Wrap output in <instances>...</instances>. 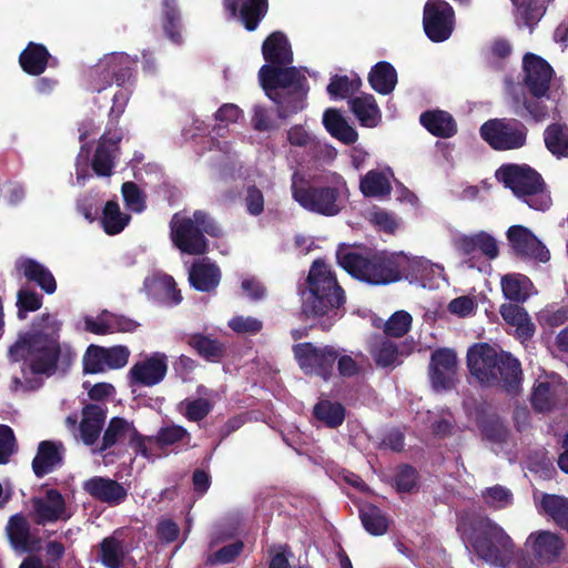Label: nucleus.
<instances>
[{
	"label": "nucleus",
	"instance_id": "obj_35",
	"mask_svg": "<svg viewBox=\"0 0 568 568\" xmlns=\"http://www.w3.org/2000/svg\"><path fill=\"white\" fill-rule=\"evenodd\" d=\"M24 277L36 283L47 294H53L57 290V282L51 271L33 258H24L19 265Z\"/></svg>",
	"mask_w": 568,
	"mask_h": 568
},
{
	"label": "nucleus",
	"instance_id": "obj_56",
	"mask_svg": "<svg viewBox=\"0 0 568 568\" xmlns=\"http://www.w3.org/2000/svg\"><path fill=\"white\" fill-rule=\"evenodd\" d=\"M227 326L239 335H255L263 329V321L253 316L235 315Z\"/></svg>",
	"mask_w": 568,
	"mask_h": 568
},
{
	"label": "nucleus",
	"instance_id": "obj_31",
	"mask_svg": "<svg viewBox=\"0 0 568 568\" xmlns=\"http://www.w3.org/2000/svg\"><path fill=\"white\" fill-rule=\"evenodd\" d=\"M457 375L456 357H432L429 378L435 390H446L454 386Z\"/></svg>",
	"mask_w": 568,
	"mask_h": 568
},
{
	"label": "nucleus",
	"instance_id": "obj_63",
	"mask_svg": "<svg viewBox=\"0 0 568 568\" xmlns=\"http://www.w3.org/2000/svg\"><path fill=\"white\" fill-rule=\"evenodd\" d=\"M476 308L477 304L475 300L468 295L458 296L452 300L447 305V310L450 314L462 318L473 315Z\"/></svg>",
	"mask_w": 568,
	"mask_h": 568
},
{
	"label": "nucleus",
	"instance_id": "obj_15",
	"mask_svg": "<svg viewBox=\"0 0 568 568\" xmlns=\"http://www.w3.org/2000/svg\"><path fill=\"white\" fill-rule=\"evenodd\" d=\"M31 505V516L39 525L68 520L71 517L65 499L55 489H49L43 495L33 497Z\"/></svg>",
	"mask_w": 568,
	"mask_h": 568
},
{
	"label": "nucleus",
	"instance_id": "obj_50",
	"mask_svg": "<svg viewBox=\"0 0 568 568\" xmlns=\"http://www.w3.org/2000/svg\"><path fill=\"white\" fill-rule=\"evenodd\" d=\"M128 364V357H83V371L87 374L105 373L120 369Z\"/></svg>",
	"mask_w": 568,
	"mask_h": 568
},
{
	"label": "nucleus",
	"instance_id": "obj_1",
	"mask_svg": "<svg viewBox=\"0 0 568 568\" xmlns=\"http://www.w3.org/2000/svg\"><path fill=\"white\" fill-rule=\"evenodd\" d=\"M262 54L267 62L258 70V81L266 97L276 105L280 119H287L307 105L308 82L295 67L287 37L282 31L272 32L262 44Z\"/></svg>",
	"mask_w": 568,
	"mask_h": 568
},
{
	"label": "nucleus",
	"instance_id": "obj_13",
	"mask_svg": "<svg viewBox=\"0 0 568 568\" xmlns=\"http://www.w3.org/2000/svg\"><path fill=\"white\" fill-rule=\"evenodd\" d=\"M170 237L173 245L189 255H203L209 250V242L191 216L175 213L170 222Z\"/></svg>",
	"mask_w": 568,
	"mask_h": 568
},
{
	"label": "nucleus",
	"instance_id": "obj_6",
	"mask_svg": "<svg viewBox=\"0 0 568 568\" xmlns=\"http://www.w3.org/2000/svg\"><path fill=\"white\" fill-rule=\"evenodd\" d=\"M60 326L50 314H42L29 332L19 335L8 355H75L69 345L59 344Z\"/></svg>",
	"mask_w": 568,
	"mask_h": 568
},
{
	"label": "nucleus",
	"instance_id": "obj_23",
	"mask_svg": "<svg viewBox=\"0 0 568 568\" xmlns=\"http://www.w3.org/2000/svg\"><path fill=\"white\" fill-rule=\"evenodd\" d=\"M144 288L153 301L163 305L173 306L182 301L181 291L176 288L174 278L168 274H156L152 277H146Z\"/></svg>",
	"mask_w": 568,
	"mask_h": 568
},
{
	"label": "nucleus",
	"instance_id": "obj_7",
	"mask_svg": "<svg viewBox=\"0 0 568 568\" xmlns=\"http://www.w3.org/2000/svg\"><path fill=\"white\" fill-rule=\"evenodd\" d=\"M470 375L483 385H501L510 395L521 388L523 371L517 357H467Z\"/></svg>",
	"mask_w": 568,
	"mask_h": 568
},
{
	"label": "nucleus",
	"instance_id": "obj_52",
	"mask_svg": "<svg viewBox=\"0 0 568 568\" xmlns=\"http://www.w3.org/2000/svg\"><path fill=\"white\" fill-rule=\"evenodd\" d=\"M187 344L199 355H221L225 352V346L216 338H211L204 334L196 333L190 336Z\"/></svg>",
	"mask_w": 568,
	"mask_h": 568
},
{
	"label": "nucleus",
	"instance_id": "obj_11",
	"mask_svg": "<svg viewBox=\"0 0 568 568\" xmlns=\"http://www.w3.org/2000/svg\"><path fill=\"white\" fill-rule=\"evenodd\" d=\"M480 135L495 150H514L525 145L527 128L516 119H491L480 126Z\"/></svg>",
	"mask_w": 568,
	"mask_h": 568
},
{
	"label": "nucleus",
	"instance_id": "obj_40",
	"mask_svg": "<svg viewBox=\"0 0 568 568\" xmlns=\"http://www.w3.org/2000/svg\"><path fill=\"white\" fill-rule=\"evenodd\" d=\"M359 190L365 197H384L390 194L392 185L384 172L369 170L361 178Z\"/></svg>",
	"mask_w": 568,
	"mask_h": 568
},
{
	"label": "nucleus",
	"instance_id": "obj_61",
	"mask_svg": "<svg viewBox=\"0 0 568 568\" xmlns=\"http://www.w3.org/2000/svg\"><path fill=\"white\" fill-rule=\"evenodd\" d=\"M484 436L491 443L503 444L506 443L509 433L501 420L498 418H489L481 425Z\"/></svg>",
	"mask_w": 568,
	"mask_h": 568
},
{
	"label": "nucleus",
	"instance_id": "obj_44",
	"mask_svg": "<svg viewBox=\"0 0 568 568\" xmlns=\"http://www.w3.org/2000/svg\"><path fill=\"white\" fill-rule=\"evenodd\" d=\"M501 291L504 296L513 302H525L528 294L530 280L523 274H507L501 278Z\"/></svg>",
	"mask_w": 568,
	"mask_h": 568
},
{
	"label": "nucleus",
	"instance_id": "obj_46",
	"mask_svg": "<svg viewBox=\"0 0 568 568\" xmlns=\"http://www.w3.org/2000/svg\"><path fill=\"white\" fill-rule=\"evenodd\" d=\"M413 326V316L404 310L394 312L383 324V333L394 338L404 337Z\"/></svg>",
	"mask_w": 568,
	"mask_h": 568
},
{
	"label": "nucleus",
	"instance_id": "obj_45",
	"mask_svg": "<svg viewBox=\"0 0 568 568\" xmlns=\"http://www.w3.org/2000/svg\"><path fill=\"white\" fill-rule=\"evenodd\" d=\"M544 511L557 525L568 530V499L558 495H545L541 500Z\"/></svg>",
	"mask_w": 568,
	"mask_h": 568
},
{
	"label": "nucleus",
	"instance_id": "obj_47",
	"mask_svg": "<svg viewBox=\"0 0 568 568\" xmlns=\"http://www.w3.org/2000/svg\"><path fill=\"white\" fill-rule=\"evenodd\" d=\"M361 519L365 529L372 535H383L387 530V518L374 505H365L361 508Z\"/></svg>",
	"mask_w": 568,
	"mask_h": 568
},
{
	"label": "nucleus",
	"instance_id": "obj_3",
	"mask_svg": "<svg viewBox=\"0 0 568 568\" xmlns=\"http://www.w3.org/2000/svg\"><path fill=\"white\" fill-rule=\"evenodd\" d=\"M336 258L351 276L369 285L383 286L399 282V270L403 265L399 252L363 254L341 247L336 252Z\"/></svg>",
	"mask_w": 568,
	"mask_h": 568
},
{
	"label": "nucleus",
	"instance_id": "obj_34",
	"mask_svg": "<svg viewBox=\"0 0 568 568\" xmlns=\"http://www.w3.org/2000/svg\"><path fill=\"white\" fill-rule=\"evenodd\" d=\"M323 124L326 131L346 145L354 144L358 134L352 128L337 109L329 108L323 114Z\"/></svg>",
	"mask_w": 568,
	"mask_h": 568
},
{
	"label": "nucleus",
	"instance_id": "obj_21",
	"mask_svg": "<svg viewBox=\"0 0 568 568\" xmlns=\"http://www.w3.org/2000/svg\"><path fill=\"white\" fill-rule=\"evenodd\" d=\"M566 395V386L559 375L551 373L535 385L531 403L539 412L550 410Z\"/></svg>",
	"mask_w": 568,
	"mask_h": 568
},
{
	"label": "nucleus",
	"instance_id": "obj_57",
	"mask_svg": "<svg viewBox=\"0 0 568 568\" xmlns=\"http://www.w3.org/2000/svg\"><path fill=\"white\" fill-rule=\"evenodd\" d=\"M184 416L192 422L202 420L212 409V405L207 399H185L180 404Z\"/></svg>",
	"mask_w": 568,
	"mask_h": 568
},
{
	"label": "nucleus",
	"instance_id": "obj_32",
	"mask_svg": "<svg viewBox=\"0 0 568 568\" xmlns=\"http://www.w3.org/2000/svg\"><path fill=\"white\" fill-rule=\"evenodd\" d=\"M166 374V364L162 357H146L138 362L131 369L130 376L136 384L153 386L159 384Z\"/></svg>",
	"mask_w": 568,
	"mask_h": 568
},
{
	"label": "nucleus",
	"instance_id": "obj_60",
	"mask_svg": "<svg viewBox=\"0 0 568 568\" xmlns=\"http://www.w3.org/2000/svg\"><path fill=\"white\" fill-rule=\"evenodd\" d=\"M194 224L199 226L202 234L219 239L223 235V231L217 222L205 211L196 210L191 217Z\"/></svg>",
	"mask_w": 568,
	"mask_h": 568
},
{
	"label": "nucleus",
	"instance_id": "obj_18",
	"mask_svg": "<svg viewBox=\"0 0 568 568\" xmlns=\"http://www.w3.org/2000/svg\"><path fill=\"white\" fill-rule=\"evenodd\" d=\"M508 242L515 254L521 258L546 263L550 253L537 236L526 226L513 225L507 230Z\"/></svg>",
	"mask_w": 568,
	"mask_h": 568
},
{
	"label": "nucleus",
	"instance_id": "obj_51",
	"mask_svg": "<svg viewBox=\"0 0 568 568\" xmlns=\"http://www.w3.org/2000/svg\"><path fill=\"white\" fill-rule=\"evenodd\" d=\"M300 367L310 375L327 379L334 368L335 357H297Z\"/></svg>",
	"mask_w": 568,
	"mask_h": 568
},
{
	"label": "nucleus",
	"instance_id": "obj_19",
	"mask_svg": "<svg viewBox=\"0 0 568 568\" xmlns=\"http://www.w3.org/2000/svg\"><path fill=\"white\" fill-rule=\"evenodd\" d=\"M224 11L232 19H237L248 32L255 31L266 17L268 0H222Z\"/></svg>",
	"mask_w": 568,
	"mask_h": 568
},
{
	"label": "nucleus",
	"instance_id": "obj_59",
	"mask_svg": "<svg viewBox=\"0 0 568 568\" xmlns=\"http://www.w3.org/2000/svg\"><path fill=\"white\" fill-rule=\"evenodd\" d=\"M243 550V542L229 544L216 551L209 554L206 561L211 565H224L232 562Z\"/></svg>",
	"mask_w": 568,
	"mask_h": 568
},
{
	"label": "nucleus",
	"instance_id": "obj_49",
	"mask_svg": "<svg viewBox=\"0 0 568 568\" xmlns=\"http://www.w3.org/2000/svg\"><path fill=\"white\" fill-rule=\"evenodd\" d=\"M314 415L329 427L342 425L345 418V409L338 403L322 400L314 407Z\"/></svg>",
	"mask_w": 568,
	"mask_h": 568
},
{
	"label": "nucleus",
	"instance_id": "obj_22",
	"mask_svg": "<svg viewBox=\"0 0 568 568\" xmlns=\"http://www.w3.org/2000/svg\"><path fill=\"white\" fill-rule=\"evenodd\" d=\"M455 250L463 256L474 257L478 252L487 260H495L499 255V247L496 239L485 232L479 231L471 235H462L454 241Z\"/></svg>",
	"mask_w": 568,
	"mask_h": 568
},
{
	"label": "nucleus",
	"instance_id": "obj_38",
	"mask_svg": "<svg viewBox=\"0 0 568 568\" xmlns=\"http://www.w3.org/2000/svg\"><path fill=\"white\" fill-rule=\"evenodd\" d=\"M128 554V547L116 534L104 538L100 544L99 558L106 568H121Z\"/></svg>",
	"mask_w": 568,
	"mask_h": 568
},
{
	"label": "nucleus",
	"instance_id": "obj_17",
	"mask_svg": "<svg viewBox=\"0 0 568 568\" xmlns=\"http://www.w3.org/2000/svg\"><path fill=\"white\" fill-rule=\"evenodd\" d=\"M525 547L539 565H550L562 555L565 541L556 532L537 530L527 537Z\"/></svg>",
	"mask_w": 568,
	"mask_h": 568
},
{
	"label": "nucleus",
	"instance_id": "obj_12",
	"mask_svg": "<svg viewBox=\"0 0 568 568\" xmlns=\"http://www.w3.org/2000/svg\"><path fill=\"white\" fill-rule=\"evenodd\" d=\"M455 24V11L446 0H427L423 10V28L432 42L439 43L448 40Z\"/></svg>",
	"mask_w": 568,
	"mask_h": 568
},
{
	"label": "nucleus",
	"instance_id": "obj_25",
	"mask_svg": "<svg viewBox=\"0 0 568 568\" xmlns=\"http://www.w3.org/2000/svg\"><path fill=\"white\" fill-rule=\"evenodd\" d=\"M221 276L220 267L210 262L209 258H204L192 264L189 272V282L194 290L211 293L219 286Z\"/></svg>",
	"mask_w": 568,
	"mask_h": 568
},
{
	"label": "nucleus",
	"instance_id": "obj_20",
	"mask_svg": "<svg viewBox=\"0 0 568 568\" xmlns=\"http://www.w3.org/2000/svg\"><path fill=\"white\" fill-rule=\"evenodd\" d=\"M129 442L134 444L138 450L144 456L149 458L146 447L144 442L140 439L136 429L129 423L128 420L115 417L112 418L104 435L101 440V445H97L92 452L93 453H102L105 449L110 448L116 443Z\"/></svg>",
	"mask_w": 568,
	"mask_h": 568
},
{
	"label": "nucleus",
	"instance_id": "obj_37",
	"mask_svg": "<svg viewBox=\"0 0 568 568\" xmlns=\"http://www.w3.org/2000/svg\"><path fill=\"white\" fill-rule=\"evenodd\" d=\"M351 111L361 125L375 128L381 120V111L374 95L365 93L348 101Z\"/></svg>",
	"mask_w": 568,
	"mask_h": 568
},
{
	"label": "nucleus",
	"instance_id": "obj_55",
	"mask_svg": "<svg viewBox=\"0 0 568 568\" xmlns=\"http://www.w3.org/2000/svg\"><path fill=\"white\" fill-rule=\"evenodd\" d=\"M481 497L486 505L494 509H503L511 505L513 494L511 491L500 485L486 488L481 493Z\"/></svg>",
	"mask_w": 568,
	"mask_h": 568
},
{
	"label": "nucleus",
	"instance_id": "obj_30",
	"mask_svg": "<svg viewBox=\"0 0 568 568\" xmlns=\"http://www.w3.org/2000/svg\"><path fill=\"white\" fill-rule=\"evenodd\" d=\"M399 258L403 260V265L399 270V281L405 278L409 281V283L426 287L433 280V265L428 260L423 257H409L403 252H399Z\"/></svg>",
	"mask_w": 568,
	"mask_h": 568
},
{
	"label": "nucleus",
	"instance_id": "obj_28",
	"mask_svg": "<svg viewBox=\"0 0 568 568\" xmlns=\"http://www.w3.org/2000/svg\"><path fill=\"white\" fill-rule=\"evenodd\" d=\"M50 59L44 44L30 41L19 55V64L27 74L39 77L48 68Z\"/></svg>",
	"mask_w": 568,
	"mask_h": 568
},
{
	"label": "nucleus",
	"instance_id": "obj_16",
	"mask_svg": "<svg viewBox=\"0 0 568 568\" xmlns=\"http://www.w3.org/2000/svg\"><path fill=\"white\" fill-rule=\"evenodd\" d=\"M524 85L529 94L546 95L554 75L552 67L535 53H526L523 59Z\"/></svg>",
	"mask_w": 568,
	"mask_h": 568
},
{
	"label": "nucleus",
	"instance_id": "obj_9",
	"mask_svg": "<svg viewBox=\"0 0 568 568\" xmlns=\"http://www.w3.org/2000/svg\"><path fill=\"white\" fill-rule=\"evenodd\" d=\"M60 357H10L7 373L9 389L13 393L27 392L40 386L44 376L55 372ZM69 359L70 357H62Z\"/></svg>",
	"mask_w": 568,
	"mask_h": 568
},
{
	"label": "nucleus",
	"instance_id": "obj_8",
	"mask_svg": "<svg viewBox=\"0 0 568 568\" xmlns=\"http://www.w3.org/2000/svg\"><path fill=\"white\" fill-rule=\"evenodd\" d=\"M293 199L305 210L324 215L335 216L345 207L348 189L343 181L336 185L314 186L292 183Z\"/></svg>",
	"mask_w": 568,
	"mask_h": 568
},
{
	"label": "nucleus",
	"instance_id": "obj_24",
	"mask_svg": "<svg viewBox=\"0 0 568 568\" xmlns=\"http://www.w3.org/2000/svg\"><path fill=\"white\" fill-rule=\"evenodd\" d=\"M83 488L93 498L112 506L124 501L128 495L126 489L120 483L101 476L85 480Z\"/></svg>",
	"mask_w": 568,
	"mask_h": 568
},
{
	"label": "nucleus",
	"instance_id": "obj_5",
	"mask_svg": "<svg viewBox=\"0 0 568 568\" xmlns=\"http://www.w3.org/2000/svg\"><path fill=\"white\" fill-rule=\"evenodd\" d=\"M464 540L486 562L505 566L513 555L514 544L506 531L488 518H480L468 531L459 526Z\"/></svg>",
	"mask_w": 568,
	"mask_h": 568
},
{
	"label": "nucleus",
	"instance_id": "obj_39",
	"mask_svg": "<svg viewBox=\"0 0 568 568\" xmlns=\"http://www.w3.org/2000/svg\"><path fill=\"white\" fill-rule=\"evenodd\" d=\"M547 150L556 158H568V125L566 123H551L544 132Z\"/></svg>",
	"mask_w": 568,
	"mask_h": 568
},
{
	"label": "nucleus",
	"instance_id": "obj_10",
	"mask_svg": "<svg viewBox=\"0 0 568 568\" xmlns=\"http://www.w3.org/2000/svg\"><path fill=\"white\" fill-rule=\"evenodd\" d=\"M136 62L124 52L104 55L90 71L92 91L101 92L112 83L123 87L134 78Z\"/></svg>",
	"mask_w": 568,
	"mask_h": 568
},
{
	"label": "nucleus",
	"instance_id": "obj_36",
	"mask_svg": "<svg viewBox=\"0 0 568 568\" xmlns=\"http://www.w3.org/2000/svg\"><path fill=\"white\" fill-rule=\"evenodd\" d=\"M367 79L374 91L387 95L394 91L397 84V71L392 63L379 61L372 67Z\"/></svg>",
	"mask_w": 568,
	"mask_h": 568
},
{
	"label": "nucleus",
	"instance_id": "obj_2",
	"mask_svg": "<svg viewBox=\"0 0 568 568\" xmlns=\"http://www.w3.org/2000/svg\"><path fill=\"white\" fill-rule=\"evenodd\" d=\"M302 312L307 317L325 318L322 325L329 328L343 316L346 294L336 274L322 260H315L308 271L305 287L300 290Z\"/></svg>",
	"mask_w": 568,
	"mask_h": 568
},
{
	"label": "nucleus",
	"instance_id": "obj_4",
	"mask_svg": "<svg viewBox=\"0 0 568 568\" xmlns=\"http://www.w3.org/2000/svg\"><path fill=\"white\" fill-rule=\"evenodd\" d=\"M496 178L532 210L545 212L552 204L541 174L527 164H504Z\"/></svg>",
	"mask_w": 568,
	"mask_h": 568
},
{
	"label": "nucleus",
	"instance_id": "obj_41",
	"mask_svg": "<svg viewBox=\"0 0 568 568\" xmlns=\"http://www.w3.org/2000/svg\"><path fill=\"white\" fill-rule=\"evenodd\" d=\"M131 216L123 213L116 201L110 200L102 210L101 223L108 235H116L121 233L130 223Z\"/></svg>",
	"mask_w": 568,
	"mask_h": 568
},
{
	"label": "nucleus",
	"instance_id": "obj_54",
	"mask_svg": "<svg viewBox=\"0 0 568 568\" xmlns=\"http://www.w3.org/2000/svg\"><path fill=\"white\" fill-rule=\"evenodd\" d=\"M42 303V295L31 290L20 288L17 293L18 318L24 320L29 312H36L40 310Z\"/></svg>",
	"mask_w": 568,
	"mask_h": 568
},
{
	"label": "nucleus",
	"instance_id": "obj_14",
	"mask_svg": "<svg viewBox=\"0 0 568 568\" xmlns=\"http://www.w3.org/2000/svg\"><path fill=\"white\" fill-rule=\"evenodd\" d=\"M122 129L106 128L100 136L91 160L93 172L101 178H110L121 155Z\"/></svg>",
	"mask_w": 568,
	"mask_h": 568
},
{
	"label": "nucleus",
	"instance_id": "obj_43",
	"mask_svg": "<svg viewBox=\"0 0 568 568\" xmlns=\"http://www.w3.org/2000/svg\"><path fill=\"white\" fill-rule=\"evenodd\" d=\"M163 30L165 36L175 44L183 42L181 33V13L178 9V0H162Z\"/></svg>",
	"mask_w": 568,
	"mask_h": 568
},
{
	"label": "nucleus",
	"instance_id": "obj_29",
	"mask_svg": "<svg viewBox=\"0 0 568 568\" xmlns=\"http://www.w3.org/2000/svg\"><path fill=\"white\" fill-rule=\"evenodd\" d=\"M419 122L436 138L448 139L457 133L456 121L447 111L427 110L420 114Z\"/></svg>",
	"mask_w": 568,
	"mask_h": 568
},
{
	"label": "nucleus",
	"instance_id": "obj_27",
	"mask_svg": "<svg viewBox=\"0 0 568 568\" xmlns=\"http://www.w3.org/2000/svg\"><path fill=\"white\" fill-rule=\"evenodd\" d=\"M105 420V413L99 405H88L83 408L82 420L79 426V437L84 445L92 449L98 443L102 427Z\"/></svg>",
	"mask_w": 568,
	"mask_h": 568
},
{
	"label": "nucleus",
	"instance_id": "obj_62",
	"mask_svg": "<svg viewBox=\"0 0 568 568\" xmlns=\"http://www.w3.org/2000/svg\"><path fill=\"white\" fill-rule=\"evenodd\" d=\"M183 440L189 443L190 434L185 428L179 425H169L162 427L156 435V442L160 445H173Z\"/></svg>",
	"mask_w": 568,
	"mask_h": 568
},
{
	"label": "nucleus",
	"instance_id": "obj_42",
	"mask_svg": "<svg viewBox=\"0 0 568 568\" xmlns=\"http://www.w3.org/2000/svg\"><path fill=\"white\" fill-rule=\"evenodd\" d=\"M7 534L12 547L19 551L30 548V526L24 516L13 515L7 525Z\"/></svg>",
	"mask_w": 568,
	"mask_h": 568
},
{
	"label": "nucleus",
	"instance_id": "obj_53",
	"mask_svg": "<svg viewBox=\"0 0 568 568\" xmlns=\"http://www.w3.org/2000/svg\"><path fill=\"white\" fill-rule=\"evenodd\" d=\"M121 192L125 206L135 213H141L145 210L146 196L139 185L132 181L124 182L121 186Z\"/></svg>",
	"mask_w": 568,
	"mask_h": 568
},
{
	"label": "nucleus",
	"instance_id": "obj_48",
	"mask_svg": "<svg viewBox=\"0 0 568 568\" xmlns=\"http://www.w3.org/2000/svg\"><path fill=\"white\" fill-rule=\"evenodd\" d=\"M362 81L358 77L349 79L347 75L335 74L326 88L327 93L333 99H346L359 90Z\"/></svg>",
	"mask_w": 568,
	"mask_h": 568
},
{
	"label": "nucleus",
	"instance_id": "obj_26",
	"mask_svg": "<svg viewBox=\"0 0 568 568\" xmlns=\"http://www.w3.org/2000/svg\"><path fill=\"white\" fill-rule=\"evenodd\" d=\"M64 447L61 442L43 440L39 444L32 460V469L38 477H42L61 466Z\"/></svg>",
	"mask_w": 568,
	"mask_h": 568
},
{
	"label": "nucleus",
	"instance_id": "obj_64",
	"mask_svg": "<svg viewBox=\"0 0 568 568\" xmlns=\"http://www.w3.org/2000/svg\"><path fill=\"white\" fill-rule=\"evenodd\" d=\"M246 211L252 216H258L264 212V195L256 185H250L245 194Z\"/></svg>",
	"mask_w": 568,
	"mask_h": 568
},
{
	"label": "nucleus",
	"instance_id": "obj_33",
	"mask_svg": "<svg viewBox=\"0 0 568 568\" xmlns=\"http://www.w3.org/2000/svg\"><path fill=\"white\" fill-rule=\"evenodd\" d=\"M545 100H549L548 93L538 97L532 94H523L521 98L515 97L514 112L523 119L530 118L537 123L542 122L549 118V108L545 103Z\"/></svg>",
	"mask_w": 568,
	"mask_h": 568
},
{
	"label": "nucleus",
	"instance_id": "obj_58",
	"mask_svg": "<svg viewBox=\"0 0 568 568\" xmlns=\"http://www.w3.org/2000/svg\"><path fill=\"white\" fill-rule=\"evenodd\" d=\"M394 337L383 333L375 334L369 338V348L372 355H403L398 351V345L393 341Z\"/></svg>",
	"mask_w": 568,
	"mask_h": 568
}]
</instances>
